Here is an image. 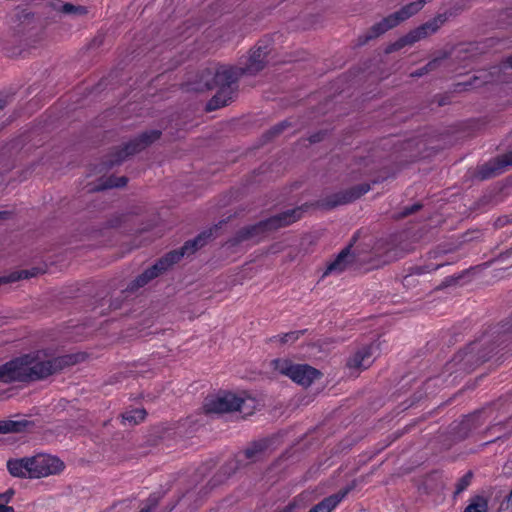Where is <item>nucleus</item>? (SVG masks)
I'll use <instances>...</instances> for the list:
<instances>
[{
  "label": "nucleus",
  "instance_id": "nucleus-1",
  "mask_svg": "<svg viewBox=\"0 0 512 512\" xmlns=\"http://www.w3.org/2000/svg\"><path fill=\"white\" fill-rule=\"evenodd\" d=\"M80 359V354L48 357L44 350L33 351L0 365V382L11 384L45 380L77 364Z\"/></svg>",
  "mask_w": 512,
  "mask_h": 512
},
{
  "label": "nucleus",
  "instance_id": "nucleus-2",
  "mask_svg": "<svg viewBox=\"0 0 512 512\" xmlns=\"http://www.w3.org/2000/svg\"><path fill=\"white\" fill-rule=\"evenodd\" d=\"M497 334L499 343H490L483 347L488 341L484 335L480 340L468 344L464 349L459 350L450 362L446 364V371L452 373H468L479 364L489 360L497 347L503 342H512V315L508 320L497 327L493 334Z\"/></svg>",
  "mask_w": 512,
  "mask_h": 512
},
{
  "label": "nucleus",
  "instance_id": "nucleus-3",
  "mask_svg": "<svg viewBox=\"0 0 512 512\" xmlns=\"http://www.w3.org/2000/svg\"><path fill=\"white\" fill-rule=\"evenodd\" d=\"M225 223V220L219 221L213 227L200 232L195 238L187 240L179 249H175L166 253L151 267L147 268L140 275H138L127 286V290L129 292H134L139 288L144 287L151 280L168 271L174 264L180 262L184 256L195 254L200 248L204 247L208 241L213 238L214 232L220 229Z\"/></svg>",
  "mask_w": 512,
  "mask_h": 512
},
{
  "label": "nucleus",
  "instance_id": "nucleus-4",
  "mask_svg": "<svg viewBox=\"0 0 512 512\" xmlns=\"http://www.w3.org/2000/svg\"><path fill=\"white\" fill-rule=\"evenodd\" d=\"M240 75L238 68L228 65L214 66L203 71V86L200 89H217V93L207 104L208 110H216L232 101L236 93V81Z\"/></svg>",
  "mask_w": 512,
  "mask_h": 512
},
{
  "label": "nucleus",
  "instance_id": "nucleus-5",
  "mask_svg": "<svg viewBox=\"0 0 512 512\" xmlns=\"http://www.w3.org/2000/svg\"><path fill=\"white\" fill-rule=\"evenodd\" d=\"M258 406V400L246 393L237 395L232 392H222L216 396L207 397L202 409L206 415L238 411L243 417H246L252 415Z\"/></svg>",
  "mask_w": 512,
  "mask_h": 512
},
{
  "label": "nucleus",
  "instance_id": "nucleus-6",
  "mask_svg": "<svg viewBox=\"0 0 512 512\" xmlns=\"http://www.w3.org/2000/svg\"><path fill=\"white\" fill-rule=\"evenodd\" d=\"M405 238L404 231H397L377 239L372 246L370 259L378 264H386L402 257L406 246Z\"/></svg>",
  "mask_w": 512,
  "mask_h": 512
},
{
  "label": "nucleus",
  "instance_id": "nucleus-7",
  "mask_svg": "<svg viewBox=\"0 0 512 512\" xmlns=\"http://www.w3.org/2000/svg\"><path fill=\"white\" fill-rule=\"evenodd\" d=\"M270 366L273 370L289 377L293 382L303 386H310L316 379H319L321 372L308 364H294L289 359H274Z\"/></svg>",
  "mask_w": 512,
  "mask_h": 512
},
{
  "label": "nucleus",
  "instance_id": "nucleus-8",
  "mask_svg": "<svg viewBox=\"0 0 512 512\" xmlns=\"http://www.w3.org/2000/svg\"><path fill=\"white\" fill-rule=\"evenodd\" d=\"M425 4V0H418L415 2H412L403 8H401L399 11L387 16L382 21L376 23L371 27V29L368 31L366 38L367 39H373L378 37L379 35L385 33L389 29L397 26L402 21H405L406 19L410 18L414 14H416L418 11L422 9V7Z\"/></svg>",
  "mask_w": 512,
  "mask_h": 512
},
{
  "label": "nucleus",
  "instance_id": "nucleus-9",
  "mask_svg": "<svg viewBox=\"0 0 512 512\" xmlns=\"http://www.w3.org/2000/svg\"><path fill=\"white\" fill-rule=\"evenodd\" d=\"M30 478H42L60 473L64 463L55 456L38 454L29 458Z\"/></svg>",
  "mask_w": 512,
  "mask_h": 512
},
{
  "label": "nucleus",
  "instance_id": "nucleus-10",
  "mask_svg": "<svg viewBox=\"0 0 512 512\" xmlns=\"http://www.w3.org/2000/svg\"><path fill=\"white\" fill-rule=\"evenodd\" d=\"M268 52L267 45L255 46L248 55L241 58V67L238 68L240 73L253 75L261 71L266 65Z\"/></svg>",
  "mask_w": 512,
  "mask_h": 512
},
{
  "label": "nucleus",
  "instance_id": "nucleus-11",
  "mask_svg": "<svg viewBox=\"0 0 512 512\" xmlns=\"http://www.w3.org/2000/svg\"><path fill=\"white\" fill-rule=\"evenodd\" d=\"M308 207L309 206L305 204L266 218L265 222L269 232L288 227L299 221L303 217L304 212L308 209Z\"/></svg>",
  "mask_w": 512,
  "mask_h": 512
},
{
  "label": "nucleus",
  "instance_id": "nucleus-12",
  "mask_svg": "<svg viewBox=\"0 0 512 512\" xmlns=\"http://www.w3.org/2000/svg\"><path fill=\"white\" fill-rule=\"evenodd\" d=\"M379 343L371 342L359 348L347 361L350 369L364 370L371 366L379 354Z\"/></svg>",
  "mask_w": 512,
  "mask_h": 512
},
{
  "label": "nucleus",
  "instance_id": "nucleus-13",
  "mask_svg": "<svg viewBox=\"0 0 512 512\" xmlns=\"http://www.w3.org/2000/svg\"><path fill=\"white\" fill-rule=\"evenodd\" d=\"M445 20L446 18L443 15H438L420 27L410 31L398 43L395 44L396 48H401L406 44L415 43L435 33L444 24Z\"/></svg>",
  "mask_w": 512,
  "mask_h": 512
},
{
  "label": "nucleus",
  "instance_id": "nucleus-14",
  "mask_svg": "<svg viewBox=\"0 0 512 512\" xmlns=\"http://www.w3.org/2000/svg\"><path fill=\"white\" fill-rule=\"evenodd\" d=\"M268 232L269 230L264 219L255 224L248 225L239 229L233 237L229 238L225 242V246L228 248H234L244 241L263 236Z\"/></svg>",
  "mask_w": 512,
  "mask_h": 512
},
{
  "label": "nucleus",
  "instance_id": "nucleus-15",
  "mask_svg": "<svg viewBox=\"0 0 512 512\" xmlns=\"http://www.w3.org/2000/svg\"><path fill=\"white\" fill-rule=\"evenodd\" d=\"M406 194H393L391 199L395 207L391 211V217L399 220L408 217L422 208V204L414 199H405Z\"/></svg>",
  "mask_w": 512,
  "mask_h": 512
},
{
  "label": "nucleus",
  "instance_id": "nucleus-16",
  "mask_svg": "<svg viewBox=\"0 0 512 512\" xmlns=\"http://www.w3.org/2000/svg\"><path fill=\"white\" fill-rule=\"evenodd\" d=\"M352 246L353 243L351 242L349 245L343 248L333 260L327 263L326 269L322 275L323 277L331 274H341L350 264L354 262L355 256L351 252Z\"/></svg>",
  "mask_w": 512,
  "mask_h": 512
},
{
  "label": "nucleus",
  "instance_id": "nucleus-17",
  "mask_svg": "<svg viewBox=\"0 0 512 512\" xmlns=\"http://www.w3.org/2000/svg\"><path fill=\"white\" fill-rule=\"evenodd\" d=\"M446 251L436 248L427 254L428 263L424 265H415L410 268V275H423L426 273H431L433 271L438 270L439 268L448 264L446 260H444V255Z\"/></svg>",
  "mask_w": 512,
  "mask_h": 512
},
{
  "label": "nucleus",
  "instance_id": "nucleus-18",
  "mask_svg": "<svg viewBox=\"0 0 512 512\" xmlns=\"http://www.w3.org/2000/svg\"><path fill=\"white\" fill-rule=\"evenodd\" d=\"M160 137V132L157 130H152L150 132H145L140 135L138 138L127 143L122 151V154L117 159V162L122 161L125 157L135 154L142 149H144L147 145L151 144L155 140Z\"/></svg>",
  "mask_w": 512,
  "mask_h": 512
},
{
  "label": "nucleus",
  "instance_id": "nucleus-19",
  "mask_svg": "<svg viewBox=\"0 0 512 512\" xmlns=\"http://www.w3.org/2000/svg\"><path fill=\"white\" fill-rule=\"evenodd\" d=\"M355 488V482L339 490L328 497H325L322 501L314 505L308 512H331L333 511L340 502Z\"/></svg>",
  "mask_w": 512,
  "mask_h": 512
},
{
  "label": "nucleus",
  "instance_id": "nucleus-20",
  "mask_svg": "<svg viewBox=\"0 0 512 512\" xmlns=\"http://www.w3.org/2000/svg\"><path fill=\"white\" fill-rule=\"evenodd\" d=\"M512 166V151L484 165L478 173L482 180L501 174L506 167Z\"/></svg>",
  "mask_w": 512,
  "mask_h": 512
},
{
  "label": "nucleus",
  "instance_id": "nucleus-21",
  "mask_svg": "<svg viewBox=\"0 0 512 512\" xmlns=\"http://www.w3.org/2000/svg\"><path fill=\"white\" fill-rule=\"evenodd\" d=\"M98 184L91 189L92 192H102L104 190L109 189H117L125 187L127 183L126 177H116V176H102L98 179Z\"/></svg>",
  "mask_w": 512,
  "mask_h": 512
},
{
  "label": "nucleus",
  "instance_id": "nucleus-22",
  "mask_svg": "<svg viewBox=\"0 0 512 512\" xmlns=\"http://www.w3.org/2000/svg\"><path fill=\"white\" fill-rule=\"evenodd\" d=\"M7 469L14 477L30 478L29 458L10 459L7 462Z\"/></svg>",
  "mask_w": 512,
  "mask_h": 512
},
{
  "label": "nucleus",
  "instance_id": "nucleus-23",
  "mask_svg": "<svg viewBox=\"0 0 512 512\" xmlns=\"http://www.w3.org/2000/svg\"><path fill=\"white\" fill-rule=\"evenodd\" d=\"M41 273H44V270L38 267H33L31 269H23L20 271H14L6 276L0 277V285L6 283L17 282L21 279H29L35 277Z\"/></svg>",
  "mask_w": 512,
  "mask_h": 512
},
{
  "label": "nucleus",
  "instance_id": "nucleus-24",
  "mask_svg": "<svg viewBox=\"0 0 512 512\" xmlns=\"http://www.w3.org/2000/svg\"><path fill=\"white\" fill-rule=\"evenodd\" d=\"M30 424L27 420H0V434L23 432Z\"/></svg>",
  "mask_w": 512,
  "mask_h": 512
},
{
  "label": "nucleus",
  "instance_id": "nucleus-25",
  "mask_svg": "<svg viewBox=\"0 0 512 512\" xmlns=\"http://www.w3.org/2000/svg\"><path fill=\"white\" fill-rule=\"evenodd\" d=\"M269 445L270 441L268 439L254 441L243 451V454L247 460H254L259 454L263 453Z\"/></svg>",
  "mask_w": 512,
  "mask_h": 512
},
{
  "label": "nucleus",
  "instance_id": "nucleus-26",
  "mask_svg": "<svg viewBox=\"0 0 512 512\" xmlns=\"http://www.w3.org/2000/svg\"><path fill=\"white\" fill-rule=\"evenodd\" d=\"M488 500L482 495H475L469 500V504L463 512H487Z\"/></svg>",
  "mask_w": 512,
  "mask_h": 512
},
{
  "label": "nucleus",
  "instance_id": "nucleus-27",
  "mask_svg": "<svg viewBox=\"0 0 512 512\" xmlns=\"http://www.w3.org/2000/svg\"><path fill=\"white\" fill-rule=\"evenodd\" d=\"M147 415V412L143 408H136L130 411H126L122 414L123 423L128 422L131 425H137L142 422Z\"/></svg>",
  "mask_w": 512,
  "mask_h": 512
},
{
  "label": "nucleus",
  "instance_id": "nucleus-28",
  "mask_svg": "<svg viewBox=\"0 0 512 512\" xmlns=\"http://www.w3.org/2000/svg\"><path fill=\"white\" fill-rule=\"evenodd\" d=\"M307 330H297V331H290L288 333H284L282 335L273 336L270 338L271 342L279 341L281 344L286 343H294L297 341L302 335L305 334Z\"/></svg>",
  "mask_w": 512,
  "mask_h": 512
},
{
  "label": "nucleus",
  "instance_id": "nucleus-29",
  "mask_svg": "<svg viewBox=\"0 0 512 512\" xmlns=\"http://www.w3.org/2000/svg\"><path fill=\"white\" fill-rule=\"evenodd\" d=\"M267 171L266 167H261L259 170L254 171L247 179H246V188L253 189L257 187V184L262 183L266 180V176L264 175Z\"/></svg>",
  "mask_w": 512,
  "mask_h": 512
},
{
  "label": "nucleus",
  "instance_id": "nucleus-30",
  "mask_svg": "<svg viewBox=\"0 0 512 512\" xmlns=\"http://www.w3.org/2000/svg\"><path fill=\"white\" fill-rule=\"evenodd\" d=\"M473 472H466L456 483L454 497H457L459 494L464 492L472 483Z\"/></svg>",
  "mask_w": 512,
  "mask_h": 512
},
{
  "label": "nucleus",
  "instance_id": "nucleus-31",
  "mask_svg": "<svg viewBox=\"0 0 512 512\" xmlns=\"http://www.w3.org/2000/svg\"><path fill=\"white\" fill-rule=\"evenodd\" d=\"M61 12L65 14H73L77 16H84L88 13V10L85 6L81 5H73L71 3H65L61 6Z\"/></svg>",
  "mask_w": 512,
  "mask_h": 512
},
{
  "label": "nucleus",
  "instance_id": "nucleus-32",
  "mask_svg": "<svg viewBox=\"0 0 512 512\" xmlns=\"http://www.w3.org/2000/svg\"><path fill=\"white\" fill-rule=\"evenodd\" d=\"M13 495V489H8L6 492L0 494V512H15L12 506L6 505L11 501Z\"/></svg>",
  "mask_w": 512,
  "mask_h": 512
},
{
  "label": "nucleus",
  "instance_id": "nucleus-33",
  "mask_svg": "<svg viewBox=\"0 0 512 512\" xmlns=\"http://www.w3.org/2000/svg\"><path fill=\"white\" fill-rule=\"evenodd\" d=\"M159 500V495L156 493L151 494L146 501L145 507L141 508L139 512H152V510L158 505Z\"/></svg>",
  "mask_w": 512,
  "mask_h": 512
},
{
  "label": "nucleus",
  "instance_id": "nucleus-34",
  "mask_svg": "<svg viewBox=\"0 0 512 512\" xmlns=\"http://www.w3.org/2000/svg\"><path fill=\"white\" fill-rule=\"evenodd\" d=\"M335 195L336 196H341L335 202V204H346V203H351V202H354V201L358 200L362 194L351 193V194H335Z\"/></svg>",
  "mask_w": 512,
  "mask_h": 512
},
{
  "label": "nucleus",
  "instance_id": "nucleus-35",
  "mask_svg": "<svg viewBox=\"0 0 512 512\" xmlns=\"http://www.w3.org/2000/svg\"><path fill=\"white\" fill-rule=\"evenodd\" d=\"M437 63H438V60L435 59V60L429 62L424 68H421V69L417 70L416 72L412 73L411 76L412 77H421L424 74H426L427 72H429L430 70L434 69L436 67Z\"/></svg>",
  "mask_w": 512,
  "mask_h": 512
},
{
  "label": "nucleus",
  "instance_id": "nucleus-36",
  "mask_svg": "<svg viewBox=\"0 0 512 512\" xmlns=\"http://www.w3.org/2000/svg\"><path fill=\"white\" fill-rule=\"evenodd\" d=\"M474 422V416H467L460 424L462 429L470 430Z\"/></svg>",
  "mask_w": 512,
  "mask_h": 512
},
{
  "label": "nucleus",
  "instance_id": "nucleus-37",
  "mask_svg": "<svg viewBox=\"0 0 512 512\" xmlns=\"http://www.w3.org/2000/svg\"><path fill=\"white\" fill-rule=\"evenodd\" d=\"M11 215L8 211H0V220L7 219Z\"/></svg>",
  "mask_w": 512,
  "mask_h": 512
},
{
  "label": "nucleus",
  "instance_id": "nucleus-38",
  "mask_svg": "<svg viewBox=\"0 0 512 512\" xmlns=\"http://www.w3.org/2000/svg\"><path fill=\"white\" fill-rule=\"evenodd\" d=\"M124 221H125V220H122V218H121V219H118V220H116L115 222H112V223H111V226H112V227H119V226H121V225H122V223H123Z\"/></svg>",
  "mask_w": 512,
  "mask_h": 512
},
{
  "label": "nucleus",
  "instance_id": "nucleus-39",
  "mask_svg": "<svg viewBox=\"0 0 512 512\" xmlns=\"http://www.w3.org/2000/svg\"><path fill=\"white\" fill-rule=\"evenodd\" d=\"M370 189L372 188L369 185H364L358 192H368Z\"/></svg>",
  "mask_w": 512,
  "mask_h": 512
},
{
  "label": "nucleus",
  "instance_id": "nucleus-40",
  "mask_svg": "<svg viewBox=\"0 0 512 512\" xmlns=\"http://www.w3.org/2000/svg\"><path fill=\"white\" fill-rule=\"evenodd\" d=\"M283 127H284V124H281V125H279V126L275 127V128H274V132H275V133H279L280 131H282V130H283Z\"/></svg>",
  "mask_w": 512,
  "mask_h": 512
},
{
  "label": "nucleus",
  "instance_id": "nucleus-41",
  "mask_svg": "<svg viewBox=\"0 0 512 512\" xmlns=\"http://www.w3.org/2000/svg\"><path fill=\"white\" fill-rule=\"evenodd\" d=\"M506 63L509 67L512 68V57L507 58Z\"/></svg>",
  "mask_w": 512,
  "mask_h": 512
},
{
  "label": "nucleus",
  "instance_id": "nucleus-42",
  "mask_svg": "<svg viewBox=\"0 0 512 512\" xmlns=\"http://www.w3.org/2000/svg\"><path fill=\"white\" fill-rule=\"evenodd\" d=\"M99 182L97 181V183H93V181H90V184H93V188L98 184ZM92 187L89 188L88 192H92L91 191Z\"/></svg>",
  "mask_w": 512,
  "mask_h": 512
},
{
  "label": "nucleus",
  "instance_id": "nucleus-43",
  "mask_svg": "<svg viewBox=\"0 0 512 512\" xmlns=\"http://www.w3.org/2000/svg\"><path fill=\"white\" fill-rule=\"evenodd\" d=\"M509 501L512 503V489H511V492L509 494V497H508Z\"/></svg>",
  "mask_w": 512,
  "mask_h": 512
},
{
  "label": "nucleus",
  "instance_id": "nucleus-44",
  "mask_svg": "<svg viewBox=\"0 0 512 512\" xmlns=\"http://www.w3.org/2000/svg\"><path fill=\"white\" fill-rule=\"evenodd\" d=\"M496 224H497V225H502V221H501V219H498V221H497V223H496Z\"/></svg>",
  "mask_w": 512,
  "mask_h": 512
}]
</instances>
